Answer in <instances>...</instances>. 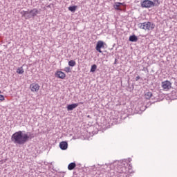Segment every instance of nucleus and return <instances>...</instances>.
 <instances>
[{"label": "nucleus", "mask_w": 177, "mask_h": 177, "mask_svg": "<svg viewBox=\"0 0 177 177\" xmlns=\"http://www.w3.org/2000/svg\"><path fill=\"white\" fill-rule=\"evenodd\" d=\"M31 139L28 134L24 133L21 131L15 132L11 136V140L15 145H24L28 142V140Z\"/></svg>", "instance_id": "1"}, {"label": "nucleus", "mask_w": 177, "mask_h": 177, "mask_svg": "<svg viewBox=\"0 0 177 177\" xmlns=\"http://www.w3.org/2000/svg\"><path fill=\"white\" fill-rule=\"evenodd\" d=\"M118 169L119 174H132V172H133L132 171V165H129L128 162L125 160L119 162Z\"/></svg>", "instance_id": "2"}, {"label": "nucleus", "mask_w": 177, "mask_h": 177, "mask_svg": "<svg viewBox=\"0 0 177 177\" xmlns=\"http://www.w3.org/2000/svg\"><path fill=\"white\" fill-rule=\"evenodd\" d=\"M155 27L156 25L150 21L140 24V28L142 30H148L150 31V30H153Z\"/></svg>", "instance_id": "3"}, {"label": "nucleus", "mask_w": 177, "mask_h": 177, "mask_svg": "<svg viewBox=\"0 0 177 177\" xmlns=\"http://www.w3.org/2000/svg\"><path fill=\"white\" fill-rule=\"evenodd\" d=\"M153 6H156V3L151 0H145L141 2V8H146L147 9H149V8H151Z\"/></svg>", "instance_id": "4"}, {"label": "nucleus", "mask_w": 177, "mask_h": 177, "mask_svg": "<svg viewBox=\"0 0 177 177\" xmlns=\"http://www.w3.org/2000/svg\"><path fill=\"white\" fill-rule=\"evenodd\" d=\"M29 89H30L31 92L33 93L39 92V89H41V86L38 83H32L29 86Z\"/></svg>", "instance_id": "5"}, {"label": "nucleus", "mask_w": 177, "mask_h": 177, "mask_svg": "<svg viewBox=\"0 0 177 177\" xmlns=\"http://www.w3.org/2000/svg\"><path fill=\"white\" fill-rule=\"evenodd\" d=\"M162 88L163 91H168L169 89L172 88V83L168 80H165L164 82H162Z\"/></svg>", "instance_id": "6"}, {"label": "nucleus", "mask_w": 177, "mask_h": 177, "mask_svg": "<svg viewBox=\"0 0 177 177\" xmlns=\"http://www.w3.org/2000/svg\"><path fill=\"white\" fill-rule=\"evenodd\" d=\"M102 48H104V42L102 40H99L97 42L95 50H97V52H99V53H102Z\"/></svg>", "instance_id": "7"}, {"label": "nucleus", "mask_w": 177, "mask_h": 177, "mask_svg": "<svg viewBox=\"0 0 177 177\" xmlns=\"http://www.w3.org/2000/svg\"><path fill=\"white\" fill-rule=\"evenodd\" d=\"M55 77H57V78H60V80H64V78H66V73H64V72L57 71L55 73Z\"/></svg>", "instance_id": "8"}, {"label": "nucleus", "mask_w": 177, "mask_h": 177, "mask_svg": "<svg viewBox=\"0 0 177 177\" xmlns=\"http://www.w3.org/2000/svg\"><path fill=\"white\" fill-rule=\"evenodd\" d=\"M59 147L61 150H67L68 147V144L66 141H62L59 143Z\"/></svg>", "instance_id": "9"}, {"label": "nucleus", "mask_w": 177, "mask_h": 177, "mask_svg": "<svg viewBox=\"0 0 177 177\" xmlns=\"http://www.w3.org/2000/svg\"><path fill=\"white\" fill-rule=\"evenodd\" d=\"M144 97L146 100H150L153 97V93L151 91H147L144 94Z\"/></svg>", "instance_id": "10"}, {"label": "nucleus", "mask_w": 177, "mask_h": 177, "mask_svg": "<svg viewBox=\"0 0 177 177\" xmlns=\"http://www.w3.org/2000/svg\"><path fill=\"white\" fill-rule=\"evenodd\" d=\"M39 13L38 9L33 8L29 12V15H30V17H35Z\"/></svg>", "instance_id": "11"}, {"label": "nucleus", "mask_w": 177, "mask_h": 177, "mask_svg": "<svg viewBox=\"0 0 177 177\" xmlns=\"http://www.w3.org/2000/svg\"><path fill=\"white\" fill-rule=\"evenodd\" d=\"M77 107H78V104L77 103L69 104L67 106V110L68 111H71L73 109H77Z\"/></svg>", "instance_id": "12"}, {"label": "nucleus", "mask_w": 177, "mask_h": 177, "mask_svg": "<svg viewBox=\"0 0 177 177\" xmlns=\"http://www.w3.org/2000/svg\"><path fill=\"white\" fill-rule=\"evenodd\" d=\"M121 5H124V3L116 2L113 5V8L115 10H122L121 8H120V6H121Z\"/></svg>", "instance_id": "13"}, {"label": "nucleus", "mask_w": 177, "mask_h": 177, "mask_svg": "<svg viewBox=\"0 0 177 177\" xmlns=\"http://www.w3.org/2000/svg\"><path fill=\"white\" fill-rule=\"evenodd\" d=\"M75 167H77V165L75 164V162H71L68 165V169L69 171H73V169H74Z\"/></svg>", "instance_id": "14"}, {"label": "nucleus", "mask_w": 177, "mask_h": 177, "mask_svg": "<svg viewBox=\"0 0 177 177\" xmlns=\"http://www.w3.org/2000/svg\"><path fill=\"white\" fill-rule=\"evenodd\" d=\"M129 41L131 42H136L138 41V37L136 35H131L129 37Z\"/></svg>", "instance_id": "15"}, {"label": "nucleus", "mask_w": 177, "mask_h": 177, "mask_svg": "<svg viewBox=\"0 0 177 177\" xmlns=\"http://www.w3.org/2000/svg\"><path fill=\"white\" fill-rule=\"evenodd\" d=\"M17 74H24V69L21 66L17 69Z\"/></svg>", "instance_id": "16"}, {"label": "nucleus", "mask_w": 177, "mask_h": 177, "mask_svg": "<svg viewBox=\"0 0 177 177\" xmlns=\"http://www.w3.org/2000/svg\"><path fill=\"white\" fill-rule=\"evenodd\" d=\"M75 64H77V63L74 60H71L68 62V66H70V67H74Z\"/></svg>", "instance_id": "17"}, {"label": "nucleus", "mask_w": 177, "mask_h": 177, "mask_svg": "<svg viewBox=\"0 0 177 177\" xmlns=\"http://www.w3.org/2000/svg\"><path fill=\"white\" fill-rule=\"evenodd\" d=\"M96 68H97V66H96V64H93L91 66V72L95 73L96 71Z\"/></svg>", "instance_id": "18"}, {"label": "nucleus", "mask_w": 177, "mask_h": 177, "mask_svg": "<svg viewBox=\"0 0 177 177\" xmlns=\"http://www.w3.org/2000/svg\"><path fill=\"white\" fill-rule=\"evenodd\" d=\"M68 10H70L71 12H74L75 10H77V6L68 7Z\"/></svg>", "instance_id": "19"}, {"label": "nucleus", "mask_w": 177, "mask_h": 177, "mask_svg": "<svg viewBox=\"0 0 177 177\" xmlns=\"http://www.w3.org/2000/svg\"><path fill=\"white\" fill-rule=\"evenodd\" d=\"M29 14H30V12L28 11L23 10V11L21 12V15H22V16L24 17H26V16H27V15H29Z\"/></svg>", "instance_id": "20"}, {"label": "nucleus", "mask_w": 177, "mask_h": 177, "mask_svg": "<svg viewBox=\"0 0 177 177\" xmlns=\"http://www.w3.org/2000/svg\"><path fill=\"white\" fill-rule=\"evenodd\" d=\"M64 71L66 72V73H71V68L70 67H66L64 68Z\"/></svg>", "instance_id": "21"}, {"label": "nucleus", "mask_w": 177, "mask_h": 177, "mask_svg": "<svg viewBox=\"0 0 177 177\" xmlns=\"http://www.w3.org/2000/svg\"><path fill=\"white\" fill-rule=\"evenodd\" d=\"M155 6H158L160 5V0H154Z\"/></svg>", "instance_id": "22"}, {"label": "nucleus", "mask_w": 177, "mask_h": 177, "mask_svg": "<svg viewBox=\"0 0 177 177\" xmlns=\"http://www.w3.org/2000/svg\"><path fill=\"white\" fill-rule=\"evenodd\" d=\"M3 100H5V96L0 94V102H3Z\"/></svg>", "instance_id": "23"}, {"label": "nucleus", "mask_w": 177, "mask_h": 177, "mask_svg": "<svg viewBox=\"0 0 177 177\" xmlns=\"http://www.w3.org/2000/svg\"><path fill=\"white\" fill-rule=\"evenodd\" d=\"M139 80H140V76H137L136 77V81H139Z\"/></svg>", "instance_id": "24"}, {"label": "nucleus", "mask_w": 177, "mask_h": 177, "mask_svg": "<svg viewBox=\"0 0 177 177\" xmlns=\"http://www.w3.org/2000/svg\"><path fill=\"white\" fill-rule=\"evenodd\" d=\"M30 17H30V16H28V17H26V19H30Z\"/></svg>", "instance_id": "25"}, {"label": "nucleus", "mask_w": 177, "mask_h": 177, "mask_svg": "<svg viewBox=\"0 0 177 177\" xmlns=\"http://www.w3.org/2000/svg\"><path fill=\"white\" fill-rule=\"evenodd\" d=\"M80 104H84V102H80Z\"/></svg>", "instance_id": "26"}, {"label": "nucleus", "mask_w": 177, "mask_h": 177, "mask_svg": "<svg viewBox=\"0 0 177 177\" xmlns=\"http://www.w3.org/2000/svg\"><path fill=\"white\" fill-rule=\"evenodd\" d=\"M0 93H1V91H0Z\"/></svg>", "instance_id": "27"}]
</instances>
